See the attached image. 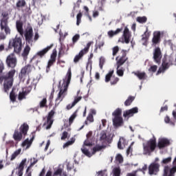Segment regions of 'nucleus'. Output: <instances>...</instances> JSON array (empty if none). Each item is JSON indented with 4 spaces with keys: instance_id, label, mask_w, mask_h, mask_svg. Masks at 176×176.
Returning <instances> with one entry per match:
<instances>
[{
    "instance_id": "obj_1",
    "label": "nucleus",
    "mask_w": 176,
    "mask_h": 176,
    "mask_svg": "<svg viewBox=\"0 0 176 176\" xmlns=\"http://www.w3.org/2000/svg\"><path fill=\"white\" fill-rule=\"evenodd\" d=\"M9 12L8 11H4L1 13V18L0 19V28L1 31L3 32H0V41H5L6 39V35H10L12 30L9 27Z\"/></svg>"
},
{
    "instance_id": "obj_2",
    "label": "nucleus",
    "mask_w": 176,
    "mask_h": 176,
    "mask_svg": "<svg viewBox=\"0 0 176 176\" xmlns=\"http://www.w3.org/2000/svg\"><path fill=\"white\" fill-rule=\"evenodd\" d=\"M16 74V69H12L7 73H3L2 76H0V83H3V90L4 93H8L12 87L13 86V82H14V75Z\"/></svg>"
},
{
    "instance_id": "obj_3",
    "label": "nucleus",
    "mask_w": 176,
    "mask_h": 176,
    "mask_svg": "<svg viewBox=\"0 0 176 176\" xmlns=\"http://www.w3.org/2000/svg\"><path fill=\"white\" fill-rule=\"evenodd\" d=\"M72 77V72H71V67H69L66 75V78L63 79V82L60 88L58 96L56 98V102L63 101V100H64V98H65V96H67L68 91V86H69V83H71Z\"/></svg>"
},
{
    "instance_id": "obj_4",
    "label": "nucleus",
    "mask_w": 176,
    "mask_h": 176,
    "mask_svg": "<svg viewBox=\"0 0 176 176\" xmlns=\"http://www.w3.org/2000/svg\"><path fill=\"white\" fill-rule=\"evenodd\" d=\"M176 59L171 56H164L162 59V67L159 68L157 72V75L162 74V72H165L171 67V65H175Z\"/></svg>"
},
{
    "instance_id": "obj_5",
    "label": "nucleus",
    "mask_w": 176,
    "mask_h": 176,
    "mask_svg": "<svg viewBox=\"0 0 176 176\" xmlns=\"http://www.w3.org/2000/svg\"><path fill=\"white\" fill-rule=\"evenodd\" d=\"M14 53L19 54L23 49V39L17 36L9 41L8 49H13Z\"/></svg>"
},
{
    "instance_id": "obj_6",
    "label": "nucleus",
    "mask_w": 176,
    "mask_h": 176,
    "mask_svg": "<svg viewBox=\"0 0 176 176\" xmlns=\"http://www.w3.org/2000/svg\"><path fill=\"white\" fill-rule=\"evenodd\" d=\"M28 130H30V126L28 124L23 123L19 128V131L18 130H15L13 134V138L14 141H21L23 140V135L25 137L27 133H28Z\"/></svg>"
},
{
    "instance_id": "obj_7",
    "label": "nucleus",
    "mask_w": 176,
    "mask_h": 176,
    "mask_svg": "<svg viewBox=\"0 0 176 176\" xmlns=\"http://www.w3.org/2000/svg\"><path fill=\"white\" fill-rule=\"evenodd\" d=\"M116 66L118 68H120L129 58H127V51L126 50H122L121 53L116 58Z\"/></svg>"
},
{
    "instance_id": "obj_8",
    "label": "nucleus",
    "mask_w": 176,
    "mask_h": 176,
    "mask_svg": "<svg viewBox=\"0 0 176 176\" xmlns=\"http://www.w3.org/2000/svg\"><path fill=\"white\" fill-rule=\"evenodd\" d=\"M94 42L93 41H89L86 47L82 50L81 51H80V52L78 53V55H76L74 58V63H75V64H76L77 63H79V60H82V58L83 57L84 54H87V53H89V50L90 49V47L91 46V45H93Z\"/></svg>"
},
{
    "instance_id": "obj_9",
    "label": "nucleus",
    "mask_w": 176,
    "mask_h": 176,
    "mask_svg": "<svg viewBox=\"0 0 176 176\" xmlns=\"http://www.w3.org/2000/svg\"><path fill=\"white\" fill-rule=\"evenodd\" d=\"M176 173V157L173 161V167L164 166L163 176H175Z\"/></svg>"
},
{
    "instance_id": "obj_10",
    "label": "nucleus",
    "mask_w": 176,
    "mask_h": 176,
    "mask_svg": "<svg viewBox=\"0 0 176 176\" xmlns=\"http://www.w3.org/2000/svg\"><path fill=\"white\" fill-rule=\"evenodd\" d=\"M6 63L8 68H14L17 65V58H16V55L13 53L8 55Z\"/></svg>"
},
{
    "instance_id": "obj_11",
    "label": "nucleus",
    "mask_w": 176,
    "mask_h": 176,
    "mask_svg": "<svg viewBox=\"0 0 176 176\" xmlns=\"http://www.w3.org/2000/svg\"><path fill=\"white\" fill-rule=\"evenodd\" d=\"M153 54V58L154 60V62L156 63V64H158V65H160V63H162V58L163 57V54H162V50H160V47H155Z\"/></svg>"
},
{
    "instance_id": "obj_12",
    "label": "nucleus",
    "mask_w": 176,
    "mask_h": 176,
    "mask_svg": "<svg viewBox=\"0 0 176 176\" xmlns=\"http://www.w3.org/2000/svg\"><path fill=\"white\" fill-rule=\"evenodd\" d=\"M144 149L146 152H153L156 149V138L150 139L144 146Z\"/></svg>"
},
{
    "instance_id": "obj_13",
    "label": "nucleus",
    "mask_w": 176,
    "mask_h": 176,
    "mask_svg": "<svg viewBox=\"0 0 176 176\" xmlns=\"http://www.w3.org/2000/svg\"><path fill=\"white\" fill-rule=\"evenodd\" d=\"M34 36V30H32V27H28L25 30V38L29 45H32V38Z\"/></svg>"
},
{
    "instance_id": "obj_14",
    "label": "nucleus",
    "mask_w": 176,
    "mask_h": 176,
    "mask_svg": "<svg viewBox=\"0 0 176 176\" xmlns=\"http://www.w3.org/2000/svg\"><path fill=\"white\" fill-rule=\"evenodd\" d=\"M160 164L157 162L151 163L148 166V174L150 175H156L158 171H160Z\"/></svg>"
},
{
    "instance_id": "obj_15",
    "label": "nucleus",
    "mask_w": 176,
    "mask_h": 176,
    "mask_svg": "<svg viewBox=\"0 0 176 176\" xmlns=\"http://www.w3.org/2000/svg\"><path fill=\"white\" fill-rule=\"evenodd\" d=\"M54 113H56V111H54V110H51L49 113L48 116L47 117V122L44 123L43 126H46V129L49 130L50 129H52V126L53 124V116H54Z\"/></svg>"
},
{
    "instance_id": "obj_16",
    "label": "nucleus",
    "mask_w": 176,
    "mask_h": 176,
    "mask_svg": "<svg viewBox=\"0 0 176 176\" xmlns=\"http://www.w3.org/2000/svg\"><path fill=\"white\" fill-rule=\"evenodd\" d=\"M122 38L124 41H122V43H130V39L131 38V32L129 30V28L126 27L124 30Z\"/></svg>"
},
{
    "instance_id": "obj_17",
    "label": "nucleus",
    "mask_w": 176,
    "mask_h": 176,
    "mask_svg": "<svg viewBox=\"0 0 176 176\" xmlns=\"http://www.w3.org/2000/svg\"><path fill=\"white\" fill-rule=\"evenodd\" d=\"M151 32L149 31L148 26L146 28V31L142 35V42L144 46H147L148 41H149V37L151 36Z\"/></svg>"
},
{
    "instance_id": "obj_18",
    "label": "nucleus",
    "mask_w": 176,
    "mask_h": 176,
    "mask_svg": "<svg viewBox=\"0 0 176 176\" xmlns=\"http://www.w3.org/2000/svg\"><path fill=\"white\" fill-rule=\"evenodd\" d=\"M170 145V140L167 138H160L158 140V143H157V148L159 149H164V148H166V146H169Z\"/></svg>"
},
{
    "instance_id": "obj_19",
    "label": "nucleus",
    "mask_w": 176,
    "mask_h": 176,
    "mask_svg": "<svg viewBox=\"0 0 176 176\" xmlns=\"http://www.w3.org/2000/svg\"><path fill=\"white\" fill-rule=\"evenodd\" d=\"M31 71H32V66H31V65H25L21 70V72L19 74V78L24 79L25 74H27L28 75V74H30Z\"/></svg>"
},
{
    "instance_id": "obj_20",
    "label": "nucleus",
    "mask_w": 176,
    "mask_h": 176,
    "mask_svg": "<svg viewBox=\"0 0 176 176\" xmlns=\"http://www.w3.org/2000/svg\"><path fill=\"white\" fill-rule=\"evenodd\" d=\"M138 113V107H133L131 109L126 110L124 111L123 116L124 118H131V116H134V114Z\"/></svg>"
},
{
    "instance_id": "obj_21",
    "label": "nucleus",
    "mask_w": 176,
    "mask_h": 176,
    "mask_svg": "<svg viewBox=\"0 0 176 176\" xmlns=\"http://www.w3.org/2000/svg\"><path fill=\"white\" fill-rule=\"evenodd\" d=\"M57 57V52H53L51 54L50 59L48 61L47 66L46 68V72H50V67L53 66L54 63H56V58Z\"/></svg>"
},
{
    "instance_id": "obj_22",
    "label": "nucleus",
    "mask_w": 176,
    "mask_h": 176,
    "mask_svg": "<svg viewBox=\"0 0 176 176\" xmlns=\"http://www.w3.org/2000/svg\"><path fill=\"white\" fill-rule=\"evenodd\" d=\"M25 163H27V159H23L19 165L16 168L18 170V175L23 176V171H24V166H25Z\"/></svg>"
},
{
    "instance_id": "obj_23",
    "label": "nucleus",
    "mask_w": 176,
    "mask_h": 176,
    "mask_svg": "<svg viewBox=\"0 0 176 176\" xmlns=\"http://www.w3.org/2000/svg\"><path fill=\"white\" fill-rule=\"evenodd\" d=\"M113 124L114 127H120L123 124V118L122 117H114L113 118Z\"/></svg>"
},
{
    "instance_id": "obj_24",
    "label": "nucleus",
    "mask_w": 176,
    "mask_h": 176,
    "mask_svg": "<svg viewBox=\"0 0 176 176\" xmlns=\"http://www.w3.org/2000/svg\"><path fill=\"white\" fill-rule=\"evenodd\" d=\"M132 74H133L135 76H137L140 80H145V79H146V73H145V72H141L137 71L133 72Z\"/></svg>"
},
{
    "instance_id": "obj_25",
    "label": "nucleus",
    "mask_w": 176,
    "mask_h": 176,
    "mask_svg": "<svg viewBox=\"0 0 176 176\" xmlns=\"http://www.w3.org/2000/svg\"><path fill=\"white\" fill-rule=\"evenodd\" d=\"M160 32H155L153 33V37L152 38L153 45H157V43H160Z\"/></svg>"
},
{
    "instance_id": "obj_26",
    "label": "nucleus",
    "mask_w": 176,
    "mask_h": 176,
    "mask_svg": "<svg viewBox=\"0 0 176 176\" xmlns=\"http://www.w3.org/2000/svg\"><path fill=\"white\" fill-rule=\"evenodd\" d=\"M126 145H127V140H126L123 137L120 138L118 143V149H124V148H126Z\"/></svg>"
},
{
    "instance_id": "obj_27",
    "label": "nucleus",
    "mask_w": 176,
    "mask_h": 176,
    "mask_svg": "<svg viewBox=\"0 0 176 176\" xmlns=\"http://www.w3.org/2000/svg\"><path fill=\"white\" fill-rule=\"evenodd\" d=\"M16 27L18 32L23 36L24 35V29L23 28V22L21 21H16Z\"/></svg>"
},
{
    "instance_id": "obj_28",
    "label": "nucleus",
    "mask_w": 176,
    "mask_h": 176,
    "mask_svg": "<svg viewBox=\"0 0 176 176\" xmlns=\"http://www.w3.org/2000/svg\"><path fill=\"white\" fill-rule=\"evenodd\" d=\"M105 148H107V146L104 145L102 146L96 145L92 148V155H96V152H100V151H102V149H105Z\"/></svg>"
},
{
    "instance_id": "obj_29",
    "label": "nucleus",
    "mask_w": 176,
    "mask_h": 176,
    "mask_svg": "<svg viewBox=\"0 0 176 176\" xmlns=\"http://www.w3.org/2000/svg\"><path fill=\"white\" fill-rule=\"evenodd\" d=\"M52 46L53 45L48 46L46 48H44L43 50L39 51L37 53V56H39V57H43V56H45V54H46V53H47V52L52 49Z\"/></svg>"
},
{
    "instance_id": "obj_30",
    "label": "nucleus",
    "mask_w": 176,
    "mask_h": 176,
    "mask_svg": "<svg viewBox=\"0 0 176 176\" xmlns=\"http://www.w3.org/2000/svg\"><path fill=\"white\" fill-rule=\"evenodd\" d=\"M34 138H35V135H32L30 140L26 139L25 140H24V142L22 143V146H26V145L28 146H31V144H32Z\"/></svg>"
},
{
    "instance_id": "obj_31",
    "label": "nucleus",
    "mask_w": 176,
    "mask_h": 176,
    "mask_svg": "<svg viewBox=\"0 0 176 176\" xmlns=\"http://www.w3.org/2000/svg\"><path fill=\"white\" fill-rule=\"evenodd\" d=\"M28 93H30V91H20L19 93V95H18V100L19 101H21L24 99H25V96H28Z\"/></svg>"
},
{
    "instance_id": "obj_32",
    "label": "nucleus",
    "mask_w": 176,
    "mask_h": 176,
    "mask_svg": "<svg viewBox=\"0 0 176 176\" xmlns=\"http://www.w3.org/2000/svg\"><path fill=\"white\" fill-rule=\"evenodd\" d=\"M123 31V28H118L116 31L110 30L108 32L109 36H114V35H118V34H120V32Z\"/></svg>"
},
{
    "instance_id": "obj_33",
    "label": "nucleus",
    "mask_w": 176,
    "mask_h": 176,
    "mask_svg": "<svg viewBox=\"0 0 176 176\" xmlns=\"http://www.w3.org/2000/svg\"><path fill=\"white\" fill-rule=\"evenodd\" d=\"M81 152H82L83 155L87 156V157H91V156L93 155V153H90L87 148H86L85 146H82V147L81 148Z\"/></svg>"
},
{
    "instance_id": "obj_34",
    "label": "nucleus",
    "mask_w": 176,
    "mask_h": 176,
    "mask_svg": "<svg viewBox=\"0 0 176 176\" xmlns=\"http://www.w3.org/2000/svg\"><path fill=\"white\" fill-rule=\"evenodd\" d=\"M134 100H135V97L131 96H129L128 98L124 102L125 107H130V105H131Z\"/></svg>"
},
{
    "instance_id": "obj_35",
    "label": "nucleus",
    "mask_w": 176,
    "mask_h": 176,
    "mask_svg": "<svg viewBox=\"0 0 176 176\" xmlns=\"http://www.w3.org/2000/svg\"><path fill=\"white\" fill-rule=\"evenodd\" d=\"M30 51H31V47H30V45H26L22 53V56H23L24 58H25L26 57L28 56V54H30Z\"/></svg>"
},
{
    "instance_id": "obj_36",
    "label": "nucleus",
    "mask_w": 176,
    "mask_h": 176,
    "mask_svg": "<svg viewBox=\"0 0 176 176\" xmlns=\"http://www.w3.org/2000/svg\"><path fill=\"white\" fill-rule=\"evenodd\" d=\"M112 116L114 118H122V109L118 108L113 113Z\"/></svg>"
},
{
    "instance_id": "obj_37",
    "label": "nucleus",
    "mask_w": 176,
    "mask_h": 176,
    "mask_svg": "<svg viewBox=\"0 0 176 176\" xmlns=\"http://www.w3.org/2000/svg\"><path fill=\"white\" fill-rule=\"evenodd\" d=\"M104 45H105L104 41H100L98 44L96 43L95 45V49L94 50V53H98V49H101Z\"/></svg>"
},
{
    "instance_id": "obj_38",
    "label": "nucleus",
    "mask_w": 176,
    "mask_h": 176,
    "mask_svg": "<svg viewBox=\"0 0 176 176\" xmlns=\"http://www.w3.org/2000/svg\"><path fill=\"white\" fill-rule=\"evenodd\" d=\"M76 116H78V110H76L69 118V126H71V124L74 123V120H75Z\"/></svg>"
},
{
    "instance_id": "obj_39",
    "label": "nucleus",
    "mask_w": 176,
    "mask_h": 176,
    "mask_svg": "<svg viewBox=\"0 0 176 176\" xmlns=\"http://www.w3.org/2000/svg\"><path fill=\"white\" fill-rule=\"evenodd\" d=\"M25 5H27L25 0H19L16 2V6L18 9H20V8H24Z\"/></svg>"
},
{
    "instance_id": "obj_40",
    "label": "nucleus",
    "mask_w": 176,
    "mask_h": 176,
    "mask_svg": "<svg viewBox=\"0 0 176 176\" xmlns=\"http://www.w3.org/2000/svg\"><path fill=\"white\" fill-rule=\"evenodd\" d=\"M100 141H101L102 143L108 141V136H107V133L103 131L100 133Z\"/></svg>"
},
{
    "instance_id": "obj_41",
    "label": "nucleus",
    "mask_w": 176,
    "mask_h": 176,
    "mask_svg": "<svg viewBox=\"0 0 176 176\" xmlns=\"http://www.w3.org/2000/svg\"><path fill=\"white\" fill-rule=\"evenodd\" d=\"M148 21V18L146 16H138L136 19V21L140 23V24H144Z\"/></svg>"
},
{
    "instance_id": "obj_42",
    "label": "nucleus",
    "mask_w": 176,
    "mask_h": 176,
    "mask_svg": "<svg viewBox=\"0 0 176 176\" xmlns=\"http://www.w3.org/2000/svg\"><path fill=\"white\" fill-rule=\"evenodd\" d=\"M75 138H72L70 140L67 141L64 145L63 148H68V146L73 145L75 143Z\"/></svg>"
},
{
    "instance_id": "obj_43",
    "label": "nucleus",
    "mask_w": 176,
    "mask_h": 176,
    "mask_svg": "<svg viewBox=\"0 0 176 176\" xmlns=\"http://www.w3.org/2000/svg\"><path fill=\"white\" fill-rule=\"evenodd\" d=\"M20 153H21V149L19 148L18 150L15 151L11 155V158L10 160L13 161L14 160V159H16V157L19 155Z\"/></svg>"
},
{
    "instance_id": "obj_44",
    "label": "nucleus",
    "mask_w": 176,
    "mask_h": 176,
    "mask_svg": "<svg viewBox=\"0 0 176 176\" xmlns=\"http://www.w3.org/2000/svg\"><path fill=\"white\" fill-rule=\"evenodd\" d=\"M82 146H93V140L91 139H87L85 140Z\"/></svg>"
},
{
    "instance_id": "obj_45",
    "label": "nucleus",
    "mask_w": 176,
    "mask_h": 176,
    "mask_svg": "<svg viewBox=\"0 0 176 176\" xmlns=\"http://www.w3.org/2000/svg\"><path fill=\"white\" fill-rule=\"evenodd\" d=\"M112 75H113V70L110 71L105 76V82L108 83L111 80L112 78Z\"/></svg>"
},
{
    "instance_id": "obj_46",
    "label": "nucleus",
    "mask_w": 176,
    "mask_h": 176,
    "mask_svg": "<svg viewBox=\"0 0 176 176\" xmlns=\"http://www.w3.org/2000/svg\"><path fill=\"white\" fill-rule=\"evenodd\" d=\"M46 104H47V99H46V98H44L39 103L40 108H47Z\"/></svg>"
},
{
    "instance_id": "obj_47",
    "label": "nucleus",
    "mask_w": 176,
    "mask_h": 176,
    "mask_svg": "<svg viewBox=\"0 0 176 176\" xmlns=\"http://www.w3.org/2000/svg\"><path fill=\"white\" fill-rule=\"evenodd\" d=\"M120 167H116L113 169V174L114 176H120Z\"/></svg>"
},
{
    "instance_id": "obj_48",
    "label": "nucleus",
    "mask_w": 176,
    "mask_h": 176,
    "mask_svg": "<svg viewBox=\"0 0 176 176\" xmlns=\"http://www.w3.org/2000/svg\"><path fill=\"white\" fill-rule=\"evenodd\" d=\"M82 12H79L77 16H76V19H77V21H76V25H79V24H80V23L82 22Z\"/></svg>"
},
{
    "instance_id": "obj_49",
    "label": "nucleus",
    "mask_w": 176,
    "mask_h": 176,
    "mask_svg": "<svg viewBox=\"0 0 176 176\" xmlns=\"http://www.w3.org/2000/svg\"><path fill=\"white\" fill-rule=\"evenodd\" d=\"M104 64H105V58L102 56L100 58L99 67L100 69H102V67H104Z\"/></svg>"
},
{
    "instance_id": "obj_50",
    "label": "nucleus",
    "mask_w": 176,
    "mask_h": 176,
    "mask_svg": "<svg viewBox=\"0 0 176 176\" xmlns=\"http://www.w3.org/2000/svg\"><path fill=\"white\" fill-rule=\"evenodd\" d=\"M116 162H118V163H123V156L120 154H118L116 157Z\"/></svg>"
},
{
    "instance_id": "obj_51",
    "label": "nucleus",
    "mask_w": 176,
    "mask_h": 176,
    "mask_svg": "<svg viewBox=\"0 0 176 176\" xmlns=\"http://www.w3.org/2000/svg\"><path fill=\"white\" fill-rule=\"evenodd\" d=\"M171 157H168L167 158H164L162 161V164H168V163H171Z\"/></svg>"
},
{
    "instance_id": "obj_52",
    "label": "nucleus",
    "mask_w": 176,
    "mask_h": 176,
    "mask_svg": "<svg viewBox=\"0 0 176 176\" xmlns=\"http://www.w3.org/2000/svg\"><path fill=\"white\" fill-rule=\"evenodd\" d=\"M74 162H69L67 163V168L68 170V171H71V170H73V168H74Z\"/></svg>"
},
{
    "instance_id": "obj_53",
    "label": "nucleus",
    "mask_w": 176,
    "mask_h": 176,
    "mask_svg": "<svg viewBox=\"0 0 176 176\" xmlns=\"http://www.w3.org/2000/svg\"><path fill=\"white\" fill-rule=\"evenodd\" d=\"M164 122H165V123H169L170 124H172V126L175 125V124L174 122H173V121H171V120L170 119V117H168V116H166L165 117Z\"/></svg>"
},
{
    "instance_id": "obj_54",
    "label": "nucleus",
    "mask_w": 176,
    "mask_h": 176,
    "mask_svg": "<svg viewBox=\"0 0 176 176\" xmlns=\"http://www.w3.org/2000/svg\"><path fill=\"white\" fill-rule=\"evenodd\" d=\"M62 174H63V168H58L54 173V175H55V176H57V175L61 176Z\"/></svg>"
},
{
    "instance_id": "obj_55",
    "label": "nucleus",
    "mask_w": 176,
    "mask_h": 176,
    "mask_svg": "<svg viewBox=\"0 0 176 176\" xmlns=\"http://www.w3.org/2000/svg\"><path fill=\"white\" fill-rule=\"evenodd\" d=\"M10 98L12 102L16 101V94L13 91H12L10 94Z\"/></svg>"
},
{
    "instance_id": "obj_56",
    "label": "nucleus",
    "mask_w": 176,
    "mask_h": 176,
    "mask_svg": "<svg viewBox=\"0 0 176 176\" xmlns=\"http://www.w3.org/2000/svg\"><path fill=\"white\" fill-rule=\"evenodd\" d=\"M113 50V56H115L119 52V46H115L112 48Z\"/></svg>"
},
{
    "instance_id": "obj_57",
    "label": "nucleus",
    "mask_w": 176,
    "mask_h": 176,
    "mask_svg": "<svg viewBox=\"0 0 176 176\" xmlns=\"http://www.w3.org/2000/svg\"><path fill=\"white\" fill-rule=\"evenodd\" d=\"M119 82V78L118 77H113L111 80V85H116V83H118Z\"/></svg>"
},
{
    "instance_id": "obj_58",
    "label": "nucleus",
    "mask_w": 176,
    "mask_h": 176,
    "mask_svg": "<svg viewBox=\"0 0 176 176\" xmlns=\"http://www.w3.org/2000/svg\"><path fill=\"white\" fill-rule=\"evenodd\" d=\"M117 74L118 76H123V75H124V71L122 69L118 68L117 67Z\"/></svg>"
},
{
    "instance_id": "obj_59",
    "label": "nucleus",
    "mask_w": 176,
    "mask_h": 176,
    "mask_svg": "<svg viewBox=\"0 0 176 176\" xmlns=\"http://www.w3.org/2000/svg\"><path fill=\"white\" fill-rule=\"evenodd\" d=\"M79 38H80V36L79 34L74 35L72 38L73 43H76V42L79 41Z\"/></svg>"
},
{
    "instance_id": "obj_60",
    "label": "nucleus",
    "mask_w": 176,
    "mask_h": 176,
    "mask_svg": "<svg viewBox=\"0 0 176 176\" xmlns=\"http://www.w3.org/2000/svg\"><path fill=\"white\" fill-rule=\"evenodd\" d=\"M149 72H156L157 71V65H153L151 66V67L148 69Z\"/></svg>"
},
{
    "instance_id": "obj_61",
    "label": "nucleus",
    "mask_w": 176,
    "mask_h": 176,
    "mask_svg": "<svg viewBox=\"0 0 176 176\" xmlns=\"http://www.w3.org/2000/svg\"><path fill=\"white\" fill-rule=\"evenodd\" d=\"M87 120L90 122V123L94 122V117H93V114L91 113L89 114L88 116L87 117Z\"/></svg>"
},
{
    "instance_id": "obj_62",
    "label": "nucleus",
    "mask_w": 176,
    "mask_h": 176,
    "mask_svg": "<svg viewBox=\"0 0 176 176\" xmlns=\"http://www.w3.org/2000/svg\"><path fill=\"white\" fill-rule=\"evenodd\" d=\"M80 100H82V96L75 97V98H74V102H73L74 105H76L77 102H78L79 101H80Z\"/></svg>"
},
{
    "instance_id": "obj_63",
    "label": "nucleus",
    "mask_w": 176,
    "mask_h": 176,
    "mask_svg": "<svg viewBox=\"0 0 176 176\" xmlns=\"http://www.w3.org/2000/svg\"><path fill=\"white\" fill-rule=\"evenodd\" d=\"M68 138V132L64 131L62 134L60 139L62 140H66V138Z\"/></svg>"
},
{
    "instance_id": "obj_64",
    "label": "nucleus",
    "mask_w": 176,
    "mask_h": 176,
    "mask_svg": "<svg viewBox=\"0 0 176 176\" xmlns=\"http://www.w3.org/2000/svg\"><path fill=\"white\" fill-rule=\"evenodd\" d=\"M87 140H93V132L92 131H89L87 134Z\"/></svg>"
}]
</instances>
